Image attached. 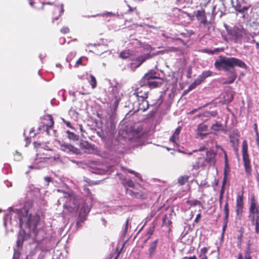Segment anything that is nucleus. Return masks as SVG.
<instances>
[{"instance_id": "6ab92c4d", "label": "nucleus", "mask_w": 259, "mask_h": 259, "mask_svg": "<svg viewBox=\"0 0 259 259\" xmlns=\"http://www.w3.org/2000/svg\"><path fill=\"white\" fill-rule=\"evenodd\" d=\"M45 120L48 121V122L47 123H43L41 125L39 126L38 128L39 130H40L42 128H44L46 127L47 133L49 134V129L51 128L54 124L53 118L52 117V115H48L45 116Z\"/></svg>"}, {"instance_id": "bf43d9fd", "label": "nucleus", "mask_w": 259, "mask_h": 259, "mask_svg": "<svg viewBox=\"0 0 259 259\" xmlns=\"http://www.w3.org/2000/svg\"><path fill=\"white\" fill-rule=\"evenodd\" d=\"M178 137L174 135H172V136L170 138V140L174 142V143H175L176 142V139H178Z\"/></svg>"}, {"instance_id": "4c0bfd02", "label": "nucleus", "mask_w": 259, "mask_h": 259, "mask_svg": "<svg viewBox=\"0 0 259 259\" xmlns=\"http://www.w3.org/2000/svg\"><path fill=\"white\" fill-rule=\"evenodd\" d=\"M211 129L214 131L219 132L222 130L223 125L218 122H216L215 124H213L211 125Z\"/></svg>"}, {"instance_id": "bb28decb", "label": "nucleus", "mask_w": 259, "mask_h": 259, "mask_svg": "<svg viewBox=\"0 0 259 259\" xmlns=\"http://www.w3.org/2000/svg\"><path fill=\"white\" fill-rule=\"evenodd\" d=\"M202 82V81L198 77L189 86L187 90L185 91V92H188L194 89L197 85H199Z\"/></svg>"}, {"instance_id": "9b49d317", "label": "nucleus", "mask_w": 259, "mask_h": 259, "mask_svg": "<svg viewBox=\"0 0 259 259\" xmlns=\"http://www.w3.org/2000/svg\"><path fill=\"white\" fill-rule=\"evenodd\" d=\"M230 142L234 150L237 152L239 144L240 134L238 130H234L229 136Z\"/></svg>"}, {"instance_id": "6e6552de", "label": "nucleus", "mask_w": 259, "mask_h": 259, "mask_svg": "<svg viewBox=\"0 0 259 259\" xmlns=\"http://www.w3.org/2000/svg\"><path fill=\"white\" fill-rule=\"evenodd\" d=\"M33 145L34 148L36 149V161H38L39 160V162H44L50 158V157H48L47 155L45 154L44 152L41 153V151H46V150L42 148L41 143L34 142L33 143Z\"/></svg>"}, {"instance_id": "c03bdc74", "label": "nucleus", "mask_w": 259, "mask_h": 259, "mask_svg": "<svg viewBox=\"0 0 259 259\" xmlns=\"http://www.w3.org/2000/svg\"><path fill=\"white\" fill-rule=\"evenodd\" d=\"M122 170H125L128 173L134 174L137 177H139V176H140V174L139 173L135 172V171H134L133 170H131V169H128V168H123Z\"/></svg>"}, {"instance_id": "a211bd4d", "label": "nucleus", "mask_w": 259, "mask_h": 259, "mask_svg": "<svg viewBox=\"0 0 259 259\" xmlns=\"http://www.w3.org/2000/svg\"><path fill=\"white\" fill-rule=\"evenodd\" d=\"M197 131V135L202 139L209 134L208 126L203 123L198 125Z\"/></svg>"}, {"instance_id": "774afa93", "label": "nucleus", "mask_w": 259, "mask_h": 259, "mask_svg": "<svg viewBox=\"0 0 259 259\" xmlns=\"http://www.w3.org/2000/svg\"><path fill=\"white\" fill-rule=\"evenodd\" d=\"M28 1H29L30 5L32 7L35 8V6H34V3L32 1V0H28Z\"/></svg>"}, {"instance_id": "39448f33", "label": "nucleus", "mask_w": 259, "mask_h": 259, "mask_svg": "<svg viewBox=\"0 0 259 259\" xmlns=\"http://www.w3.org/2000/svg\"><path fill=\"white\" fill-rule=\"evenodd\" d=\"M40 221V216L37 213L29 214L28 215L26 225L30 229L29 234L32 233L36 237L37 234V227Z\"/></svg>"}, {"instance_id": "8fccbe9b", "label": "nucleus", "mask_w": 259, "mask_h": 259, "mask_svg": "<svg viewBox=\"0 0 259 259\" xmlns=\"http://www.w3.org/2000/svg\"><path fill=\"white\" fill-rule=\"evenodd\" d=\"M241 7H242L241 5L239 4H237L236 5L234 6V8H235V10L239 13L240 12V11L241 10Z\"/></svg>"}, {"instance_id": "9d476101", "label": "nucleus", "mask_w": 259, "mask_h": 259, "mask_svg": "<svg viewBox=\"0 0 259 259\" xmlns=\"http://www.w3.org/2000/svg\"><path fill=\"white\" fill-rule=\"evenodd\" d=\"M195 160L192 163V168L194 169L197 170L199 168L204 169L205 167V160L201 154L197 153L193 156Z\"/></svg>"}, {"instance_id": "603ef678", "label": "nucleus", "mask_w": 259, "mask_h": 259, "mask_svg": "<svg viewBox=\"0 0 259 259\" xmlns=\"http://www.w3.org/2000/svg\"><path fill=\"white\" fill-rule=\"evenodd\" d=\"M83 190L88 194L89 196L91 197L92 196L91 191L88 188L84 187Z\"/></svg>"}, {"instance_id": "338daca9", "label": "nucleus", "mask_w": 259, "mask_h": 259, "mask_svg": "<svg viewBox=\"0 0 259 259\" xmlns=\"http://www.w3.org/2000/svg\"><path fill=\"white\" fill-rule=\"evenodd\" d=\"M255 136H256V143L258 145V146H259V134L258 133V135H255Z\"/></svg>"}, {"instance_id": "13d9d810", "label": "nucleus", "mask_w": 259, "mask_h": 259, "mask_svg": "<svg viewBox=\"0 0 259 259\" xmlns=\"http://www.w3.org/2000/svg\"><path fill=\"white\" fill-rule=\"evenodd\" d=\"M253 128H254V131L255 133V135H258V128H257V125L256 123H254L253 124Z\"/></svg>"}, {"instance_id": "412c9836", "label": "nucleus", "mask_w": 259, "mask_h": 259, "mask_svg": "<svg viewBox=\"0 0 259 259\" xmlns=\"http://www.w3.org/2000/svg\"><path fill=\"white\" fill-rule=\"evenodd\" d=\"M158 80H151L146 82V85L147 88L152 89L159 88L163 84L164 80L161 78H157Z\"/></svg>"}, {"instance_id": "5701e85b", "label": "nucleus", "mask_w": 259, "mask_h": 259, "mask_svg": "<svg viewBox=\"0 0 259 259\" xmlns=\"http://www.w3.org/2000/svg\"><path fill=\"white\" fill-rule=\"evenodd\" d=\"M226 183V174H225V176H224V177L223 179V181L222 186L221 187V191L220 192L219 199L220 207L222 206V201H223V199L224 194L225 192V187Z\"/></svg>"}, {"instance_id": "7ed1b4c3", "label": "nucleus", "mask_w": 259, "mask_h": 259, "mask_svg": "<svg viewBox=\"0 0 259 259\" xmlns=\"http://www.w3.org/2000/svg\"><path fill=\"white\" fill-rule=\"evenodd\" d=\"M62 193V196L60 197L58 202L61 204L63 203V208L69 212L72 213L76 211L78 209V204L75 197L70 193L58 190Z\"/></svg>"}, {"instance_id": "864d4df0", "label": "nucleus", "mask_w": 259, "mask_h": 259, "mask_svg": "<svg viewBox=\"0 0 259 259\" xmlns=\"http://www.w3.org/2000/svg\"><path fill=\"white\" fill-rule=\"evenodd\" d=\"M215 147L217 148V149H221L222 151H223V152L225 153V158L226 159H227V153L226 152V151L224 150V149H223V148L220 146V145H215Z\"/></svg>"}, {"instance_id": "de8ad7c7", "label": "nucleus", "mask_w": 259, "mask_h": 259, "mask_svg": "<svg viewBox=\"0 0 259 259\" xmlns=\"http://www.w3.org/2000/svg\"><path fill=\"white\" fill-rule=\"evenodd\" d=\"M67 133L68 134V137L70 139H74L76 137V135L74 133L71 132L69 131H67Z\"/></svg>"}, {"instance_id": "6e6d98bb", "label": "nucleus", "mask_w": 259, "mask_h": 259, "mask_svg": "<svg viewBox=\"0 0 259 259\" xmlns=\"http://www.w3.org/2000/svg\"><path fill=\"white\" fill-rule=\"evenodd\" d=\"M207 149V148L205 146L200 147L198 150H194L193 152H198V151H203Z\"/></svg>"}, {"instance_id": "c9c22d12", "label": "nucleus", "mask_w": 259, "mask_h": 259, "mask_svg": "<svg viewBox=\"0 0 259 259\" xmlns=\"http://www.w3.org/2000/svg\"><path fill=\"white\" fill-rule=\"evenodd\" d=\"M239 234L237 235V243L238 245H240L242 241V238L243 237L244 231L243 228H241L238 230Z\"/></svg>"}, {"instance_id": "20e7f679", "label": "nucleus", "mask_w": 259, "mask_h": 259, "mask_svg": "<svg viewBox=\"0 0 259 259\" xmlns=\"http://www.w3.org/2000/svg\"><path fill=\"white\" fill-rule=\"evenodd\" d=\"M241 152L244 170L247 174H250L251 171V165L248 151V144L245 140L242 142Z\"/></svg>"}, {"instance_id": "a19ab883", "label": "nucleus", "mask_w": 259, "mask_h": 259, "mask_svg": "<svg viewBox=\"0 0 259 259\" xmlns=\"http://www.w3.org/2000/svg\"><path fill=\"white\" fill-rule=\"evenodd\" d=\"M92 46H93L94 47L93 50H92V51L93 52H94V53H96V54H98V55H100V54H101L103 53V50H101V51H98V49H97L96 50V47H102V45H91Z\"/></svg>"}, {"instance_id": "f8f14e48", "label": "nucleus", "mask_w": 259, "mask_h": 259, "mask_svg": "<svg viewBox=\"0 0 259 259\" xmlns=\"http://www.w3.org/2000/svg\"><path fill=\"white\" fill-rule=\"evenodd\" d=\"M227 31L228 33L234 39L235 42L238 40L241 39L244 33V29L243 28H238L237 27H234Z\"/></svg>"}, {"instance_id": "4be33fe9", "label": "nucleus", "mask_w": 259, "mask_h": 259, "mask_svg": "<svg viewBox=\"0 0 259 259\" xmlns=\"http://www.w3.org/2000/svg\"><path fill=\"white\" fill-rule=\"evenodd\" d=\"M152 56L150 53L140 55L138 56L135 60L136 61L138 62V64L136 65V67H140L143 63H144L146 60L151 58Z\"/></svg>"}, {"instance_id": "2f4dec72", "label": "nucleus", "mask_w": 259, "mask_h": 259, "mask_svg": "<svg viewBox=\"0 0 259 259\" xmlns=\"http://www.w3.org/2000/svg\"><path fill=\"white\" fill-rule=\"evenodd\" d=\"M212 72L210 70L203 71L198 77L202 81V82L206 78L211 76Z\"/></svg>"}, {"instance_id": "f257e3e1", "label": "nucleus", "mask_w": 259, "mask_h": 259, "mask_svg": "<svg viewBox=\"0 0 259 259\" xmlns=\"http://www.w3.org/2000/svg\"><path fill=\"white\" fill-rule=\"evenodd\" d=\"M214 65L218 70H224L226 71H228L236 66L245 69L247 68L246 64L241 60L235 57L223 56H219V59L215 61Z\"/></svg>"}, {"instance_id": "680f3d73", "label": "nucleus", "mask_w": 259, "mask_h": 259, "mask_svg": "<svg viewBox=\"0 0 259 259\" xmlns=\"http://www.w3.org/2000/svg\"><path fill=\"white\" fill-rule=\"evenodd\" d=\"M167 219V214H164L163 216V218H162V223H163V225H164V224H166V221Z\"/></svg>"}, {"instance_id": "aec40b11", "label": "nucleus", "mask_w": 259, "mask_h": 259, "mask_svg": "<svg viewBox=\"0 0 259 259\" xmlns=\"http://www.w3.org/2000/svg\"><path fill=\"white\" fill-rule=\"evenodd\" d=\"M197 19L199 22L205 26L210 23L207 20V17L204 10H198L196 15Z\"/></svg>"}, {"instance_id": "e433bc0d", "label": "nucleus", "mask_w": 259, "mask_h": 259, "mask_svg": "<svg viewBox=\"0 0 259 259\" xmlns=\"http://www.w3.org/2000/svg\"><path fill=\"white\" fill-rule=\"evenodd\" d=\"M56 9V10H58L59 11V14L58 16L55 17L53 19L52 21L53 23H54L55 20H58L59 17L63 13V12H64L63 5H61L60 6L57 7Z\"/></svg>"}, {"instance_id": "ea45409f", "label": "nucleus", "mask_w": 259, "mask_h": 259, "mask_svg": "<svg viewBox=\"0 0 259 259\" xmlns=\"http://www.w3.org/2000/svg\"><path fill=\"white\" fill-rule=\"evenodd\" d=\"M81 146L82 148L88 150L89 151L93 150L94 149V148L92 145L87 142H85L84 143H82Z\"/></svg>"}, {"instance_id": "5fc2aeb1", "label": "nucleus", "mask_w": 259, "mask_h": 259, "mask_svg": "<svg viewBox=\"0 0 259 259\" xmlns=\"http://www.w3.org/2000/svg\"><path fill=\"white\" fill-rule=\"evenodd\" d=\"M202 52L203 53H207V54H211V55L214 54L213 50H208V49H204L202 51Z\"/></svg>"}, {"instance_id": "0eeeda50", "label": "nucleus", "mask_w": 259, "mask_h": 259, "mask_svg": "<svg viewBox=\"0 0 259 259\" xmlns=\"http://www.w3.org/2000/svg\"><path fill=\"white\" fill-rule=\"evenodd\" d=\"M125 193L127 195L141 200L146 199L148 196V191L143 188L139 190L135 189L134 190L126 189Z\"/></svg>"}, {"instance_id": "4468645a", "label": "nucleus", "mask_w": 259, "mask_h": 259, "mask_svg": "<svg viewBox=\"0 0 259 259\" xmlns=\"http://www.w3.org/2000/svg\"><path fill=\"white\" fill-rule=\"evenodd\" d=\"M90 207H89L87 203H84L82 204L79 212V221L76 223L77 226L79 225V223H83L86 220V218L90 211Z\"/></svg>"}, {"instance_id": "f704fd0d", "label": "nucleus", "mask_w": 259, "mask_h": 259, "mask_svg": "<svg viewBox=\"0 0 259 259\" xmlns=\"http://www.w3.org/2000/svg\"><path fill=\"white\" fill-rule=\"evenodd\" d=\"M123 185L125 187L129 188H134L135 186V184L134 182L131 180H126L122 182ZM127 188H126V189Z\"/></svg>"}, {"instance_id": "37998d69", "label": "nucleus", "mask_w": 259, "mask_h": 259, "mask_svg": "<svg viewBox=\"0 0 259 259\" xmlns=\"http://www.w3.org/2000/svg\"><path fill=\"white\" fill-rule=\"evenodd\" d=\"M154 228V226H152L149 228L147 234L149 235V236L148 237V239L145 241V242H146L147 240L149 239L150 238V236L153 234Z\"/></svg>"}, {"instance_id": "72a5a7b5", "label": "nucleus", "mask_w": 259, "mask_h": 259, "mask_svg": "<svg viewBox=\"0 0 259 259\" xmlns=\"http://www.w3.org/2000/svg\"><path fill=\"white\" fill-rule=\"evenodd\" d=\"M90 77L91 79L89 81V82L90 85H91L92 88V89L96 88L97 87V80H96L95 77L93 75L90 74Z\"/></svg>"}, {"instance_id": "cd10ccee", "label": "nucleus", "mask_w": 259, "mask_h": 259, "mask_svg": "<svg viewBox=\"0 0 259 259\" xmlns=\"http://www.w3.org/2000/svg\"><path fill=\"white\" fill-rule=\"evenodd\" d=\"M237 259H252L249 246L247 248L244 255L243 256L242 253H239Z\"/></svg>"}, {"instance_id": "3c124183", "label": "nucleus", "mask_w": 259, "mask_h": 259, "mask_svg": "<svg viewBox=\"0 0 259 259\" xmlns=\"http://www.w3.org/2000/svg\"><path fill=\"white\" fill-rule=\"evenodd\" d=\"M201 214L200 213H199L198 214H197L194 221V223H198L199 221V220L201 218Z\"/></svg>"}, {"instance_id": "ddd939ff", "label": "nucleus", "mask_w": 259, "mask_h": 259, "mask_svg": "<svg viewBox=\"0 0 259 259\" xmlns=\"http://www.w3.org/2000/svg\"><path fill=\"white\" fill-rule=\"evenodd\" d=\"M217 153L212 150L207 151L205 158H204L205 163L206 162L210 166H214L217 162Z\"/></svg>"}, {"instance_id": "69168bd1", "label": "nucleus", "mask_w": 259, "mask_h": 259, "mask_svg": "<svg viewBox=\"0 0 259 259\" xmlns=\"http://www.w3.org/2000/svg\"><path fill=\"white\" fill-rule=\"evenodd\" d=\"M99 184V181L89 182V185H97Z\"/></svg>"}, {"instance_id": "1a4fd4ad", "label": "nucleus", "mask_w": 259, "mask_h": 259, "mask_svg": "<svg viewBox=\"0 0 259 259\" xmlns=\"http://www.w3.org/2000/svg\"><path fill=\"white\" fill-rule=\"evenodd\" d=\"M243 192L238 193L236 197V213L237 216L241 217L242 215L244 208Z\"/></svg>"}, {"instance_id": "423d86ee", "label": "nucleus", "mask_w": 259, "mask_h": 259, "mask_svg": "<svg viewBox=\"0 0 259 259\" xmlns=\"http://www.w3.org/2000/svg\"><path fill=\"white\" fill-rule=\"evenodd\" d=\"M140 84V86L136 88L133 93V95L137 97L139 102H140V100H147L149 94V90L146 84L142 82Z\"/></svg>"}, {"instance_id": "dca6fc26", "label": "nucleus", "mask_w": 259, "mask_h": 259, "mask_svg": "<svg viewBox=\"0 0 259 259\" xmlns=\"http://www.w3.org/2000/svg\"><path fill=\"white\" fill-rule=\"evenodd\" d=\"M159 78V77H158L156 76V71L153 70H150L147 73L145 74V75L143 76L142 79L140 80L139 83H142L143 82L146 84V81L154 80Z\"/></svg>"}, {"instance_id": "a18cd8bd", "label": "nucleus", "mask_w": 259, "mask_h": 259, "mask_svg": "<svg viewBox=\"0 0 259 259\" xmlns=\"http://www.w3.org/2000/svg\"><path fill=\"white\" fill-rule=\"evenodd\" d=\"M80 65H84L82 63V57H80L76 61L74 66L75 67H78Z\"/></svg>"}, {"instance_id": "09e8293b", "label": "nucleus", "mask_w": 259, "mask_h": 259, "mask_svg": "<svg viewBox=\"0 0 259 259\" xmlns=\"http://www.w3.org/2000/svg\"><path fill=\"white\" fill-rule=\"evenodd\" d=\"M181 130V127H177L176 129V130H175V132H174L173 135H175V136H177L178 137V136H179V134L180 133Z\"/></svg>"}, {"instance_id": "b1692460", "label": "nucleus", "mask_w": 259, "mask_h": 259, "mask_svg": "<svg viewBox=\"0 0 259 259\" xmlns=\"http://www.w3.org/2000/svg\"><path fill=\"white\" fill-rule=\"evenodd\" d=\"M158 242V239H157L152 242L150 244V247L149 248V255L150 256H152L155 252V250L157 246V244Z\"/></svg>"}, {"instance_id": "49530a36", "label": "nucleus", "mask_w": 259, "mask_h": 259, "mask_svg": "<svg viewBox=\"0 0 259 259\" xmlns=\"http://www.w3.org/2000/svg\"><path fill=\"white\" fill-rule=\"evenodd\" d=\"M60 31L63 34H66L69 32V29L68 27H63L60 29Z\"/></svg>"}, {"instance_id": "c85d7f7f", "label": "nucleus", "mask_w": 259, "mask_h": 259, "mask_svg": "<svg viewBox=\"0 0 259 259\" xmlns=\"http://www.w3.org/2000/svg\"><path fill=\"white\" fill-rule=\"evenodd\" d=\"M186 203L191 206H199L201 207L202 208H203L202 203L197 199L188 200L186 201Z\"/></svg>"}, {"instance_id": "c756f323", "label": "nucleus", "mask_w": 259, "mask_h": 259, "mask_svg": "<svg viewBox=\"0 0 259 259\" xmlns=\"http://www.w3.org/2000/svg\"><path fill=\"white\" fill-rule=\"evenodd\" d=\"M237 77V74L234 71H232L229 73V77L227 80H226L225 83H233Z\"/></svg>"}, {"instance_id": "0e129e2a", "label": "nucleus", "mask_w": 259, "mask_h": 259, "mask_svg": "<svg viewBox=\"0 0 259 259\" xmlns=\"http://www.w3.org/2000/svg\"><path fill=\"white\" fill-rule=\"evenodd\" d=\"M64 122L65 123V124L66 125V126L67 127L72 128L71 124L69 121H67L64 120Z\"/></svg>"}, {"instance_id": "473e14b6", "label": "nucleus", "mask_w": 259, "mask_h": 259, "mask_svg": "<svg viewBox=\"0 0 259 259\" xmlns=\"http://www.w3.org/2000/svg\"><path fill=\"white\" fill-rule=\"evenodd\" d=\"M189 179V176H181L178 179V183L181 186H183L188 181Z\"/></svg>"}, {"instance_id": "58836bf2", "label": "nucleus", "mask_w": 259, "mask_h": 259, "mask_svg": "<svg viewBox=\"0 0 259 259\" xmlns=\"http://www.w3.org/2000/svg\"><path fill=\"white\" fill-rule=\"evenodd\" d=\"M62 147H64L66 150H68L69 151H72L74 153L76 152L78 149L74 147L73 146L70 144H66L63 145Z\"/></svg>"}, {"instance_id": "79ce46f5", "label": "nucleus", "mask_w": 259, "mask_h": 259, "mask_svg": "<svg viewBox=\"0 0 259 259\" xmlns=\"http://www.w3.org/2000/svg\"><path fill=\"white\" fill-rule=\"evenodd\" d=\"M130 221V218H127L126 220L124 229V231H123V234L124 235L127 233Z\"/></svg>"}, {"instance_id": "052dcab7", "label": "nucleus", "mask_w": 259, "mask_h": 259, "mask_svg": "<svg viewBox=\"0 0 259 259\" xmlns=\"http://www.w3.org/2000/svg\"><path fill=\"white\" fill-rule=\"evenodd\" d=\"M223 49H221V48H216L213 50V54H215V53H219L220 52H223Z\"/></svg>"}, {"instance_id": "a878e982", "label": "nucleus", "mask_w": 259, "mask_h": 259, "mask_svg": "<svg viewBox=\"0 0 259 259\" xmlns=\"http://www.w3.org/2000/svg\"><path fill=\"white\" fill-rule=\"evenodd\" d=\"M140 103H139L138 110L142 111H146L149 106V104L147 100H140Z\"/></svg>"}, {"instance_id": "f03ea898", "label": "nucleus", "mask_w": 259, "mask_h": 259, "mask_svg": "<svg viewBox=\"0 0 259 259\" xmlns=\"http://www.w3.org/2000/svg\"><path fill=\"white\" fill-rule=\"evenodd\" d=\"M248 218L251 225L254 227L255 233L259 234V204L253 195L250 199Z\"/></svg>"}, {"instance_id": "393cba45", "label": "nucleus", "mask_w": 259, "mask_h": 259, "mask_svg": "<svg viewBox=\"0 0 259 259\" xmlns=\"http://www.w3.org/2000/svg\"><path fill=\"white\" fill-rule=\"evenodd\" d=\"M132 56L133 53L132 51L130 50H125L120 53L119 57L122 59H126L130 58Z\"/></svg>"}, {"instance_id": "2eb2a0df", "label": "nucleus", "mask_w": 259, "mask_h": 259, "mask_svg": "<svg viewBox=\"0 0 259 259\" xmlns=\"http://www.w3.org/2000/svg\"><path fill=\"white\" fill-rule=\"evenodd\" d=\"M224 212L225 216H224V219H223V229H222V235L223 236L224 235V234L225 232V231H226V229L227 227L229 215L228 198L227 199V200L225 202V204L224 206Z\"/></svg>"}, {"instance_id": "7c9ffc66", "label": "nucleus", "mask_w": 259, "mask_h": 259, "mask_svg": "<svg viewBox=\"0 0 259 259\" xmlns=\"http://www.w3.org/2000/svg\"><path fill=\"white\" fill-rule=\"evenodd\" d=\"M207 251L208 248L206 247H204L200 249L199 254V257L200 259H208V257L206 255Z\"/></svg>"}, {"instance_id": "e2e57ef3", "label": "nucleus", "mask_w": 259, "mask_h": 259, "mask_svg": "<svg viewBox=\"0 0 259 259\" xmlns=\"http://www.w3.org/2000/svg\"><path fill=\"white\" fill-rule=\"evenodd\" d=\"M135 125H134L133 126V131L136 132L137 133H139L142 130V127H139L137 130H135Z\"/></svg>"}, {"instance_id": "4d7b16f0", "label": "nucleus", "mask_w": 259, "mask_h": 259, "mask_svg": "<svg viewBox=\"0 0 259 259\" xmlns=\"http://www.w3.org/2000/svg\"><path fill=\"white\" fill-rule=\"evenodd\" d=\"M248 9H249V7H247V6L242 7L241 8V10H240L239 13H244L245 11L248 10Z\"/></svg>"}, {"instance_id": "f3484780", "label": "nucleus", "mask_w": 259, "mask_h": 259, "mask_svg": "<svg viewBox=\"0 0 259 259\" xmlns=\"http://www.w3.org/2000/svg\"><path fill=\"white\" fill-rule=\"evenodd\" d=\"M31 235L29 233L26 234L24 230L20 231L18 235L17 246L18 248L22 247L24 241L29 238Z\"/></svg>"}]
</instances>
